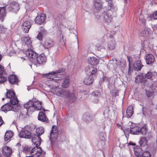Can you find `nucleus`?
<instances>
[{"instance_id":"nucleus-1","label":"nucleus","mask_w":157,"mask_h":157,"mask_svg":"<svg viewBox=\"0 0 157 157\" xmlns=\"http://www.w3.org/2000/svg\"><path fill=\"white\" fill-rule=\"evenodd\" d=\"M51 92L56 95L65 97L71 102H73L76 98L74 94H71L69 90H63L58 87L51 89Z\"/></svg>"},{"instance_id":"nucleus-2","label":"nucleus","mask_w":157,"mask_h":157,"mask_svg":"<svg viewBox=\"0 0 157 157\" xmlns=\"http://www.w3.org/2000/svg\"><path fill=\"white\" fill-rule=\"evenodd\" d=\"M25 108L26 109L27 113L33 112L36 110H43L44 111L46 110L43 109L41 106V103L39 101H33L29 100L27 103L24 105Z\"/></svg>"},{"instance_id":"nucleus-3","label":"nucleus","mask_w":157,"mask_h":157,"mask_svg":"<svg viewBox=\"0 0 157 157\" xmlns=\"http://www.w3.org/2000/svg\"><path fill=\"white\" fill-rule=\"evenodd\" d=\"M115 12H113L112 10L106 12H104L99 15L97 16L96 18L103 22L104 24H108L112 21L113 17V14Z\"/></svg>"},{"instance_id":"nucleus-4","label":"nucleus","mask_w":157,"mask_h":157,"mask_svg":"<svg viewBox=\"0 0 157 157\" xmlns=\"http://www.w3.org/2000/svg\"><path fill=\"white\" fill-rule=\"evenodd\" d=\"M20 107L17 104H13L11 103H7L1 107L2 111L6 112L10 111L17 112L19 110Z\"/></svg>"},{"instance_id":"nucleus-5","label":"nucleus","mask_w":157,"mask_h":157,"mask_svg":"<svg viewBox=\"0 0 157 157\" xmlns=\"http://www.w3.org/2000/svg\"><path fill=\"white\" fill-rule=\"evenodd\" d=\"M57 128V127L56 125H53L52 127V130L50 132L49 137L52 144L56 140L58 137L61 136L60 134L61 133V132L58 131L56 130Z\"/></svg>"},{"instance_id":"nucleus-6","label":"nucleus","mask_w":157,"mask_h":157,"mask_svg":"<svg viewBox=\"0 0 157 157\" xmlns=\"http://www.w3.org/2000/svg\"><path fill=\"white\" fill-rule=\"evenodd\" d=\"M7 98L10 99V102L13 104H17L19 101L14 91L11 90H9L7 91L6 94Z\"/></svg>"},{"instance_id":"nucleus-7","label":"nucleus","mask_w":157,"mask_h":157,"mask_svg":"<svg viewBox=\"0 0 157 157\" xmlns=\"http://www.w3.org/2000/svg\"><path fill=\"white\" fill-rule=\"evenodd\" d=\"M29 19V17L27 16H25L24 18V23L22 26V29L23 32L25 33H28L32 25V21H25V19Z\"/></svg>"},{"instance_id":"nucleus-8","label":"nucleus","mask_w":157,"mask_h":157,"mask_svg":"<svg viewBox=\"0 0 157 157\" xmlns=\"http://www.w3.org/2000/svg\"><path fill=\"white\" fill-rule=\"evenodd\" d=\"M64 69H59L56 70V71H52L50 73L44 75L48 79L53 80L55 79L54 78H56V74L61 73L62 71H64Z\"/></svg>"},{"instance_id":"nucleus-9","label":"nucleus","mask_w":157,"mask_h":157,"mask_svg":"<svg viewBox=\"0 0 157 157\" xmlns=\"http://www.w3.org/2000/svg\"><path fill=\"white\" fill-rule=\"evenodd\" d=\"M19 5L18 3L15 2H12L10 3V6L8 8L10 11L16 13L19 10Z\"/></svg>"},{"instance_id":"nucleus-10","label":"nucleus","mask_w":157,"mask_h":157,"mask_svg":"<svg viewBox=\"0 0 157 157\" xmlns=\"http://www.w3.org/2000/svg\"><path fill=\"white\" fill-rule=\"evenodd\" d=\"M46 16L44 14L41 13L39 15L36 17L35 19V21L36 23L41 25L45 23Z\"/></svg>"},{"instance_id":"nucleus-11","label":"nucleus","mask_w":157,"mask_h":157,"mask_svg":"<svg viewBox=\"0 0 157 157\" xmlns=\"http://www.w3.org/2000/svg\"><path fill=\"white\" fill-rule=\"evenodd\" d=\"M32 142L35 145L34 147H38L40 145L41 142V139L38 135H33L32 136Z\"/></svg>"},{"instance_id":"nucleus-12","label":"nucleus","mask_w":157,"mask_h":157,"mask_svg":"<svg viewBox=\"0 0 157 157\" xmlns=\"http://www.w3.org/2000/svg\"><path fill=\"white\" fill-rule=\"evenodd\" d=\"M25 54L28 58L30 59H35L37 57V54L33 50L28 49L25 51Z\"/></svg>"},{"instance_id":"nucleus-13","label":"nucleus","mask_w":157,"mask_h":157,"mask_svg":"<svg viewBox=\"0 0 157 157\" xmlns=\"http://www.w3.org/2000/svg\"><path fill=\"white\" fill-rule=\"evenodd\" d=\"M145 60L147 64L151 65L155 61V57L152 54H147L146 55Z\"/></svg>"},{"instance_id":"nucleus-14","label":"nucleus","mask_w":157,"mask_h":157,"mask_svg":"<svg viewBox=\"0 0 157 157\" xmlns=\"http://www.w3.org/2000/svg\"><path fill=\"white\" fill-rule=\"evenodd\" d=\"M19 136L22 138L29 139L31 137V133L29 131L23 130L20 132Z\"/></svg>"},{"instance_id":"nucleus-15","label":"nucleus","mask_w":157,"mask_h":157,"mask_svg":"<svg viewBox=\"0 0 157 157\" xmlns=\"http://www.w3.org/2000/svg\"><path fill=\"white\" fill-rule=\"evenodd\" d=\"M94 6L95 10H100L102 8L103 3L100 0H94L93 1Z\"/></svg>"},{"instance_id":"nucleus-16","label":"nucleus","mask_w":157,"mask_h":157,"mask_svg":"<svg viewBox=\"0 0 157 157\" xmlns=\"http://www.w3.org/2000/svg\"><path fill=\"white\" fill-rule=\"evenodd\" d=\"M36 60L39 64H43L46 62V57L45 55L43 54H41L36 58Z\"/></svg>"},{"instance_id":"nucleus-17","label":"nucleus","mask_w":157,"mask_h":157,"mask_svg":"<svg viewBox=\"0 0 157 157\" xmlns=\"http://www.w3.org/2000/svg\"><path fill=\"white\" fill-rule=\"evenodd\" d=\"M145 77L147 79L152 80L157 78V73L155 72L148 71L145 74Z\"/></svg>"},{"instance_id":"nucleus-18","label":"nucleus","mask_w":157,"mask_h":157,"mask_svg":"<svg viewBox=\"0 0 157 157\" xmlns=\"http://www.w3.org/2000/svg\"><path fill=\"white\" fill-rule=\"evenodd\" d=\"M61 81L59 79H54L53 80H50L49 83L50 85H49L52 87L51 89L54 87H57L60 85Z\"/></svg>"},{"instance_id":"nucleus-19","label":"nucleus","mask_w":157,"mask_h":157,"mask_svg":"<svg viewBox=\"0 0 157 157\" xmlns=\"http://www.w3.org/2000/svg\"><path fill=\"white\" fill-rule=\"evenodd\" d=\"M21 42L23 44L28 45H29L31 42L29 37L27 36H24L21 39Z\"/></svg>"},{"instance_id":"nucleus-20","label":"nucleus","mask_w":157,"mask_h":157,"mask_svg":"<svg viewBox=\"0 0 157 157\" xmlns=\"http://www.w3.org/2000/svg\"><path fill=\"white\" fill-rule=\"evenodd\" d=\"M2 152L3 155L6 156H10L12 153V150L11 148H3Z\"/></svg>"},{"instance_id":"nucleus-21","label":"nucleus","mask_w":157,"mask_h":157,"mask_svg":"<svg viewBox=\"0 0 157 157\" xmlns=\"http://www.w3.org/2000/svg\"><path fill=\"white\" fill-rule=\"evenodd\" d=\"M145 81L146 80L144 76L141 74L139 75L136 77L135 82L136 83H144Z\"/></svg>"},{"instance_id":"nucleus-22","label":"nucleus","mask_w":157,"mask_h":157,"mask_svg":"<svg viewBox=\"0 0 157 157\" xmlns=\"http://www.w3.org/2000/svg\"><path fill=\"white\" fill-rule=\"evenodd\" d=\"M70 83V78L69 77H66L63 80L62 86L64 88H67L69 86Z\"/></svg>"},{"instance_id":"nucleus-23","label":"nucleus","mask_w":157,"mask_h":157,"mask_svg":"<svg viewBox=\"0 0 157 157\" xmlns=\"http://www.w3.org/2000/svg\"><path fill=\"white\" fill-rule=\"evenodd\" d=\"M147 139L144 137H142L139 142V144L141 147H147L148 146Z\"/></svg>"},{"instance_id":"nucleus-24","label":"nucleus","mask_w":157,"mask_h":157,"mask_svg":"<svg viewBox=\"0 0 157 157\" xmlns=\"http://www.w3.org/2000/svg\"><path fill=\"white\" fill-rule=\"evenodd\" d=\"M94 80L93 77L92 75L88 76L84 79V83L86 85H90Z\"/></svg>"},{"instance_id":"nucleus-25","label":"nucleus","mask_w":157,"mask_h":157,"mask_svg":"<svg viewBox=\"0 0 157 157\" xmlns=\"http://www.w3.org/2000/svg\"><path fill=\"white\" fill-rule=\"evenodd\" d=\"M6 7H0V20L2 21H3L6 16Z\"/></svg>"},{"instance_id":"nucleus-26","label":"nucleus","mask_w":157,"mask_h":157,"mask_svg":"<svg viewBox=\"0 0 157 157\" xmlns=\"http://www.w3.org/2000/svg\"><path fill=\"white\" fill-rule=\"evenodd\" d=\"M88 62L92 65H96L98 63V60L96 57H89L88 59Z\"/></svg>"},{"instance_id":"nucleus-27","label":"nucleus","mask_w":157,"mask_h":157,"mask_svg":"<svg viewBox=\"0 0 157 157\" xmlns=\"http://www.w3.org/2000/svg\"><path fill=\"white\" fill-rule=\"evenodd\" d=\"M140 127L135 126L130 129V133L134 135H138L140 134Z\"/></svg>"},{"instance_id":"nucleus-28","label":"nucleus","mask_w":157,"mask_h":157,"mask_svg":"<svg viewBox=\"0 0 157 157\" xmlns=\"http://www.w3.org/2000/svg\"><path fill=\"white\" fill-rule=\"evenodd\" d=\"M13 133L12 131H8L6 132L5 135V140L6 141H10V139L13 136Z\"/></svg>"},{"instance_id":"nucleus-29","label":"nucleus","mask_w":157,"mask_h":157,"mask_svg":"<svg viewBox=\"0 0 157 157\" xmlns=\"http://www.w3.org/2000/svg\"><path fill=\"white\" fill-rule=\"evenodd\" d=\"M53 44L51 40H47L44 43L43 46L45 49H48L53 46Z\"/></svg>"},{"instance_id":"nucleus-30","label":"nucleus","mask_w":157,"mask_h":157,"mask_svg":"<svg viewBox=\"0 0 157 157\" xmlns=\"http://www.w3.org/2000/svg\"><path fill=\"white\" fill-rule=\"evenodd\" d=\"M143 65L141 64L140 61H137L133 65V68L135 70H140Z\"/></svg>"},{"instance_id":"nucleus-31","label":"nucleus","mask_w":157,"mask_h":157,"mask_svg":"<svg viewBox=\"0 0 157 157\" xmlns=\"http://www.w3.org/2000/svg\"><path fill=\"white\" fill-rule=\"evenodd\" d=\"M88 70H87V74H90V75H95L97 71V69L94 67L91 66L90 67Z\"/></svg>"},{"instance_id":"nucleus-32","label":"nucleus","mask_w":157,"mask_h":157,"mask_svg":"<svg viewBox=\"0 0 157 157\" xmlns=\"http://www.w3.org/2000/svg\"><path fill=\"white\" fill-rule=\"evenodd\" d=\"M8 79L9 82L11 84H14L18 82V80L17 76L15 75H10Z\"/></svg>"},{"instance_id":"nucleus-33","label":"nucleus","mask_w":157,"mask_h":157,"mask_svg":"<svg viewBox=\"0 0 157 157\" xmlns=\"http://www.w3.org/2000/svg\"><path fill=\"white\" fill-rule=\"evenodd\" d=\"M115 42L113 40L109 41L108 43L107 47L109 50H113L115 48Z\"/></svg>"},{"instance_id":"nucleus-34","label":"nucleus","mask_w":157,"mask_h":157,"mask_svg":"<svg viewBox=\"0 0 157 157\" xmlns=\"http://www.w3.org/2000/svg\"><path fill=\"white\" fill-rule=\"evenodd\" d=\"M127 115L128 117H130L133 114V107L132 106H129L127 108L126 111Z\"/></svg>"},{"instance_id":"nucleus-35","label":"nucleus","mask_w":157,"mask_h":157,"mask_svg":"<svg viewBox=\"0 0 157 157\" xmlns=\"http://www.w3.org/2000/svg\"><path fill=\"white\" fill-rule=\"evenodd\" d=\"M134 150L136 157H141V148H134Z\"/></svg>"},{"instance_id":"nucleus-36","label":"nucleus","mask_w":157,"mask_h":157,"mask_svg":"<svg viewBox=\"0 0 157 157\" xmlns=\"http://www.w3.org/2000/svg\"><path fill=\"white\" fill-rule=\"evenodd\" d=\"M38 120L42 121H44L46 120V117L44 113L42 112H40L38 114Z\"/></svg>"},{"instance_id":"nucleus-37","label":"nucleus","mask_w":157,"mask_h":157,"mask_svg":"<svg viewBox=\"0 0 157 157\" xmlns=\"http://www.w3.org/2000/svg\"><path fill=\"white\" fill-rule=\"evenodd\" d=\"M149 29L146 28L143 30L140 33L141 35L143 36H146L148 35Z\"/></svg>"},{"instance_id":"nucleus-38","label":"nucleus","mask_w":157,"mask_h":157,"mask_svg":"<svg viewBox=\"0 0 157 157\" xmlns=\"http://www.w3.org/2000/svg\"><path fill=\"white\" fill-rule=\"evenodd\" d=\"M147 18L149 20H151L152 18L157 20V11H155L153 14H150Z\"/></svg>"},{"instance_id":"nucleus-39","label":"nucleus","mask_w":157,"mask_h":157,"mask_svg":"<svg viewBox=\"0 0 157 157\" xmlns=\"http://www.w3.org/2000/svg\"><path fill=\"white\" fill-rule=\"evenodd\" d=\"M44 132V128L42 127H40L37 128L36 130V135H38L40 136L42 135Z\"/></svg>"},{"instance_id":"nucleus-40","label":"nucleus","mask_w":157,"mask_h":157,"mask_svg":"<svg viewBox=\"0 0 157 157\" xmlns=\"http://www.w3.org/2000/svg\"><path fill=\"white\" fill-rule=\"evenodd\" d=\"M140 134L141 133L142 135H146L147 132V128L145 127H143L142 128L140 127Z\"/></svg>"},{"instance_id":"nucleus-41","label":"nucleus","mask_w":157,"mask_h":157,"mask_svg":"<svg viewBox=\"0 0 157 157\" xmlns=\"http://www.w3.org/2000/svg\"><path fill=\"white\" fill-rule=\"evenodd\" d=\"M150 154L148 151H144L141 155V157H151Z\"/></svg>"},{"instance_id":"nucleus-42","label":"nucleus","mask_w":157,"mask_h":157,"mask_svg":"<svg viewBox=\"0 0 157 157\" xmlns=\"http://www.w3.org/2000/svg\"><path fill=\"white\" fill-rule=\"evenodd\" d=\"M119 65L121 67H125L126 65L125 60L124 59H121L119 62Z\"/></svg>"},{"instance_id":"nucleus-43","label":"nucleus","mask_w":157,"mask_h":157,"mask_svg":"<svg viewBox=\"0 0 157 157\" xmlns=\"http://www.w3.org/2000/svg\"><path fill=\"white\" fill-rule=\"evenodd\" d=\"M109 79H110V78H108V77H107V76H103L102 77V78H100V81H99V82H100L101 81H105V82H107V81H108V82H109Z\"/></svg>"},{"instance_id":"nucleus-44","label":"nucleus","mask_w":157,"mask_h":157,"mask_svg":"<svg viewBox=\"0 0 157 157\" xmlns=\"http://www.w3.org/2000/svg\"><path fill=\"white\" fill-rule=\"evenodd\" d=\"M106 135L105 134L101 133L100 135L99 139L101 140L104 141L105 140Z\"/></svg>"},{"instance_id":"nucleus-45","label":"nucleus","mask_w":157,"mask_h":157,"mask_svg":"<svg viewBox=\"0 0 157 157\" xmlns=\"http://www.w3.org/2000/svg\"><path fill=\"white\" fill-rule=\"evenodd\" d=\"M7 80L6 78L1 75H0V83L4 82Z\"/></svg>"},{"instance_id":"nucleus-46","label":"nucleus","mask_w":157,"mask_h":157,"mask_svg":"<svg viewBox=\"0 0 157 157\" xmlns=\"http://www.w3.org/2000/svg\"><path fill=\"white\" fill-rule=\"evenodd\" d=\"M124 132L127 137V136H128L129 134L130 133V129L129 128H126L124 130Z\"/></svg>"},{"instance_id":"nucleus-47","label":"nucleus","mask_w":157,"mask_h":157,"mask_svg":"<svg viewBox=\"0 0 157 157\" xmlns=\"http://www.w3.org/2000/svg\"><path fill=\"white\" fill-rule=\"evenodd\" d=\"M40 31L39 32V33H40L43 35L45 34L46 32L45 29L44 28L42 27L41 26L40 27Z\"/></svg>"},{"instance_id":"nucleus-48","label":"nucleus","mask_w":157,"mask_h":157,"mask_svg":"<svg viewBox=\"0 0 157 157\" xmlns=\"http://www.w3.org/2000/svg\"><path fill=\"white\" fill-rule=\"evenodd\" d=\"M43 34L39 33L36 36V38L40 40H41L43 38Z\"/></svg>"},{"instance_id":"nucleus-49","label":"nucleus","mask_w":157,"mask_h":157,"mask_svg":"<svg viewBox=\"0 0 157 157\" xmlns=\"http://www.w3.org/2000/svg\"><path fill=\"white\" fill-rule=\"evenodd\" d=\"M92 95L95 96H100V93L98 91H95L92 93Z\"/></svg>"},{"instance_id":"nucleus-50","label":"nucleus","mask_w":157,"mask_h":157,"mask_svg":"<svg viewBox=\"0 0 157 157\" xmlns=\"http://www.w3.org/2000/svg\"><path fill=\"white\" fill-rule=\"evenodd\" d=\"M146 94L148 98L152 97L153 95V93L149 91H146Z\"/></svg>"},{"instance_id":"nucleus-51","label":"nucleus","mask_w":157,"mask_h":157,"mask_svg":"<svg viewBox=\"0 0 157 157\" xmlns=\"http://www.w3.org/2000/svg\"><path fill=\"white\" fill-rule=\"evenodd\" d=\"M118 91L116 90H113V92L112 93V95L114 97H116L118 95Z\"/></svg>"},{"instance_id":"nucleus-52","label":"nucleus","mask_w":157,"mask_h":157,"mask_svg":"<svg viewBox=\"0 0 157 157\" xmlns=\"http://www.w3.org/2000/svg\"><path fill=\"white\" fill-rule=\"evenodd\" d=\"M5 28L2 25H0V33H2L5 31Z\"/></svg>"},{"instance_id":"nucleus-53","label":"nucleus","mask_w":157,"mask_h":157,"mask_svg":"<svg viewBox=\"0 0 157 157\" xmlns=\"http://www.w3.org/2000/svg\"><path fill=\"white\" fill-rule=\"evenodd\" d=\"M4 71V68L3 67L0 65V75L2 74Z\"/></svg>"},{"instance_id":"nucleus-54","label":"nucleus","mask_w":157,"mask_h":157,"mask_svg":"<svg viewBox=\"0 0 157 157\" xmlns=\"http://www.w3.org/2000/svg\"><path fill=\"white\" fill-rule=\"evenodd\" d=\"M129 145L135 146L136 145V144L135 143H133L132 142L130 141L128 144V146Z\"/></svg>"},{"instance_id":"nucleus-55","label":"nucleus","mask_w":157,"mask_h":157,"mask_svg":"<svg viewBox=\"0 0 157 157\" xmlns=\"http://www.w3.org/2000/svg\"><path fill=\"white\" fill-rule=\"evenodd\" d=\"M108 2V5L110 7L112 6V1L111 0H108L107 1Z\"/></svg>"},{"instance_id":"nucleus-56","label":"nucleus","mask_w":157,"mask_h":157,"mask_svg":"<svg viewBox=\"0 0 157 157\" xmlns=\"http://www.w3.org/2000/svg\"><path fill=\"white\" fill-rule=\"evenodd\" d=\"M3 123V121L2 117L0 116V126H1Z\"/></svg>"},{"instance_id":"nucleus-57","label":"nucleus","mask_w":157,"mask_h":157,"mask_svg":"<svg viewBox=\"0 0 157 157\" xmlns=\"http://www.w3.org/2000/svg\"><path fill=\"white\" fill-rule=\"evenodd\" d=\"M21 144L20 143H17L16 145V146H21Z\"/></svg>"},{"instance_id":"nucleus-58","label":"nucleus","mask_w":157,"mask_h":157,"mask_svg":"<svg viewBox=\"0 0 157 157\" xmlns=\"http://www.w3.org/2000/svg\"><path fill=\"white\" fill-rule=\"evenodd\" d=\"M2 58V56L0 54V61L1 60V59Z\"/></svg>"},{"instance_id":"nucleus-59","label":"nucleus","mask_w":157,"mask_h":157,"mask_svg":"<svg viewBox=\"0 0 157 157\" xmlns=\"http://www.w3.org/2000/svg\"><path fill=\"white\" fill-rule=\"evenodd\" d=\"M124 3H126L127 2V0H123Z\"/></svg>"},{"instance_id":"nucleus-60","label":"nucleus","mask_w":157,"mask_h":157,"mask_svg":"<svg viewBox=\"0 0 157 157\" xmlns=\"http://www.w3.org/2000/svg\"><path fill=\"white\" fill-rule=\"evenodd\" d=\"M127 58H128V61L129 63H130V59H129L128 56L127 57Z\"/></svg>"},{"instance_id":"nucleus-61","label":"nucleus","mask_w":157,"mask_h":157,"mask_svg":"<svg viewBox=\"0 0 157 157\" xmlns=\"http://www.w3.org/2000/svg\"><path fill=\"white\" fill-rule=\"evenodd\" d=\"M21 59H23L24 60H25V58H23V57H21Z\"/></svg>"},{"instance_id":"nucleus-62","label":"nucleus","mask_w":157,"mask_h":157,"mask_svg":"<svg viewBox=\"0 0 157 157\" xmlns=\"http://www.w3.org/2000/svg\"><path fill=\"white\" fill-rule=\"evenodd\" d=\"M4 99H5V98H2V100H4Z\"/></svg>"},{"instance_id":"nucleus-63","label":"nucleus","mask_w":157,"mask_h":157,"mask_svg":"<svg viewBox=\"0 0 157 157\" xmlns=\"http://www.w3.org/2000/svg\"><path fill=\"white\" fill-rule=\"evenodd\" d=\"M112 35H110V37H112Z\"/></svg>"},{"instance_id":"nucleus-64","label":"nucleus","mask_w":157,"mask_h":157,"mask_svg":"<svg viewBox=\"0 0 157 157\" xmlns=\"http://www.w3.org/2000/svg\"><path fill=\"white\" fill-rule=\"evenodd\" d=\"M98 100H97V102H96L97 103L98 102Z\"/></svg>"}]
</instances>
